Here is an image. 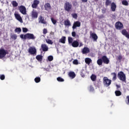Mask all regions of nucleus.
Listing matches in <instances>:
<instances>
[{
    "label": "nucleus",
    "mask_w": 129,
    "mask_h": 129,
    "mask_svg": "<svg viewBox=\"0 0 129 129\" xmlns=\"http://www.w3.org/2000/svg\"><path fill=\"white\" fill-rule=\"evenodd\" d=\"M20 38L21 39H23L24 40H27V39L28 40H35V39H36V36L32 33H27L25 35L21 34Z\"/></svg>",
    "instance_id": "nucleus-1"
},
{
    "label": "nucleus",
    "mask_w": 129,
    "mask_h": 129,
    "mask_svg": "<svg viewBox=\"0 0 129 129\" xmlns=\"http://www.w3.org/2000/svg\"><path fill=\"white\" fill-rule=\"evenodd\" d=\"M64 11L67 12L68 13H70V12H72L73 11V7H72V4L66 1L64 4L63 6Z\"/></svg>",
    "instance_id": "nucleus-2"
},
{
    "label": "nucleus",
    "mask_w": 129,
    "mask_h": 129,
    "mask_svg": "<svg viewBox=\"0 0 129 129\" xmlns=\"http://www.w3.org/2000/svg\"><path fill=\"white\" fill-rule=\"evenodd\" d=\"M117 77L119 80L122 81V82H126V77H125V74L123 72H119L118 73Z\"/></svg>",
    "instance_id": "nucleus-3"
},
{
    "label": "nucleus",
    "mask_w": 129,
    "mask_h": 129,
    "mask_svg": "<svg viewBox=\"0 0 129 129\" xmlns=\"http://www.w3.org/2000/svg\"><path fill=\"white\" fill-rule=\"evenodd\" d=\"M103 83L106 87H108L111 84V80L108 79L106 77H104L103 79Z\"/></svg>",
    "instance_id": "nucleus-4"
},
{
    "label": "nucleus",
    "mask_w": 129,
    "mask_h": 129,
    "mask_svg": "<svg viewBox=\"0 0 129 129\" xmlns=\"http://www.w3.org/2000/svg\"><path fill=\"white\" fill-rule=\"evenodd\" d=\"M9 54V51L4 48L0 49V59H3L6 57V55Z\"/></svg>",
    "instance_id": "nucleus-5"
},
{
    "label": "nucleus",
    "mask_w": 129,
    "mask_h": 129,
    "mask_svg": "<svg viewBox=\"0 0 129 129\" xmlns=\"http://www.w3.org/2000/svg\"><path fill=\"white\" fill-rule=\"evenodd\" d=\"M19 10L22 14V15H27V9L26 8V7L21 6L19 8Z\"/></svg>",
    "instance_id": "nucleus-6"
},
{
    "label": "nucleus",
    "mask_w": 129,
    "mask_h": 129,
    "mask_svg": "<svg viewBox=\"0 0 129 129\" xmlns=\"http://www.w3.org/2000/svg\"><path fill=\"white\" fill-rule=\"evenodd\" d=\"M28 52L31 55H36V54H37V49H36L35 47H30L28 49Z\"/></svg>",
    "instance_id": "nucleus-7"
},
{
    "label": "nucleus",
    "mask_w": 129,
    "mask_h": 129,
    "mask_svg": "<svg viewBox=\"0 0 129 129\" xmlns=\"http://www.w3.org/2000/svg\"><path fill=\"white\" fill-rule=\"evenodd\" d=\"M115 27L116 30H121L123 28V25L120 22H117L115 23Z\"/></svg>",
    "instance_id": "nucleus-8"
},
{
    "label": "nucleus",
    "mask_w": 129,
    "mask_h": 129,
    "mask_svg": "<svg viewBox=\"0 0 129 129\" xmlns=\"http://www.w3.org/2000/svg\"><path fill=\"white\" fill-rule=\"evenodd\" d=\"M81 26V23L79 21H76L74 23L73 26H72V29L73 31L76 29V28H79Z\"/></svg>",
    "instance_id": "nucleus-9"
},
{
    "label": "nucleus",
    "mask_w": 129,
    "mask_h": 129,
    "mask_svg": "<svg viewBox=\"0 0 129 129\" xmlns=\"http://www.w3.org/2000/svg\"><path fill=\"white\" fill-rule=\"evenodd\" d=\"M90 36L92 37L94 42H97V39H98V36L95 33H92L90 31Z\"/></svg>",
    "instance_id": "nucleus-10"
},
{
    "label": "nucleus",
    "mask_w": 129,
    "mask_h": 129,
    "mask_svg": "<svg viewBox=\"0 0 129 129\" xmlns=\"http://www.w3.org/2000/svg\"><path fill=\"white\" fill-rule=\"evenodd\" d=\"M40 4V1L34 0L33 3L32 4L31 7L32 9H37L38 8V5Z\"/></svg>",
    "instance_id": "nucleus-11"
},
{
    "label": "nucleus",
    "mask_w": 129,
    "mask_h": 129,
    "mask_svg": "<svg viewBox=\"0 0 129 129\" xmlns=\"http://www.w3.org/2000/svg\"><path fill=\"white\" fill-rule=\"evenodd\" d=\"M38 22L39 23H41V24H43L44 25H46L47 24V22L45 21L44 17L40 15L38 18Z\"/></svg>",
    "instance_id": "nucleus-12"
},
{
    "label": "nucleus",
    "mask_w": 129,
    "mask_h": 129,
    "mask_svg": "<svg viewBox=\"0 0 129 129\" xmlns=\"http://www.w3.org/2000/svg\"><path fill=\"white\" fill-rule=\"evenodd\" d=\"M102 59L103 60V63L104 64H109V59L107 58V56L106 55H103L102 56Z\"/></svg>",
    "instance_id": "nucleus-13"
},
{
    "label": "nucleus",
    "mask_w": 129,
    "mask_h": 129,
    "mask_svg": "<svg viewBox=\"0 0 129 129\" xmlns=\"http://www.w3.org/2000/svg\"><path fill=\"white\" fill-rule=\"evenodd\" d=\"M31 17L32 19H37L38 18V12L33 10L31 13Z\"/></svg>",
    "instance_id": "nucleus-14"
},
{
    "label": "nucleus",
    "mask_w": 129,
    "mask_h": 129,
    "mask_svg": "<svg viewBox=\"0 0 129 129\" xmlns=\"http://www.w3.org/2000/svg\"><path fill=\"white\" fill-rule=\"evenodd\" d=\"M14 16L18 21H19L20 23H23V19H22V17L20 14L15 13Z\"/></svg>",
    "instance_id": "nucleus-15"
},
{
    "label": "nucleus",
    "mask_w": 129,
    "mask_h": 129,
    "mask_svg": "<svg viewBox=\"0 0 129 129\" xmlns=\"http://www.w3.org/2000/svg\"><path fill=\"white\" fill-rule=\"evenodd\" d=\"M82 54H88L90 52V49L87 47H84L82 50Z\"/></svg>",
    "instance_id": "nucleus-16"
},
{
    "label": "nucleus",
    "mask_w": 129,
    "mask_h": 129,
    "mask_svg": "<svg viewBox=\"0 0 129 129\" xmlns=\"http://www.w3.org/2000/svg\"><path fill=\"white\" fill-rule=\"evenodd\" d=\"M41 48L43 52H47L49 50V47L46 45V44H42L41 45Z\"/></svg>",
    "instance_id": "nucleus-17"
},
{
    "label": "nucleus",
    "mask_w": 129,
    "mask_h": 129,
    "mask_svg": "<svg viewBox=\"0 0 129 129\" xmlns=\"http://www.w3.org/2000/svg\"><path fill=\"white\" fill-rule=\"evenodd\" d=\"M121 34L123 36H125L127 39H129V34L128 32L125 29H123L121 31Z\"/></svg>",
    "instance_id": "nucleus-18"
},
{
    "label": "nucleus",
    "mask_w": 129,
    "mask_h": 129,
    "mask_svg": "<svg viewBox=\"0 0 129 129\" xmlns=\"http://www.w3.org/2000/svg\"><path fill=\"white\" fill-rule=\"evenodd\" d=\"M71 45L74 48H77V47H79V42L77 40H74L73 43L71 44Z\"/></svg>",
    "instance_id": "nucleus-19"
},
{
    "label": "nucleus",
    "mask_w": 129,
    "mask_h": 129,
    "mask_svg": "<svg viewBox=\"0 0 129 129\" xmlns=\"http://www.w3.org/2000/svg\"><path fill=\"white\" fill-rule=\"evenodd\" d=\"M64 25L65 27H70L71 26V22H70V20L68 19L64 20Z\"/></svg>",
    "instance_id": "nucleus-20"
},
{
    "label": "nucleus",
    "mask_w": 129,
    "mask_h": 129,
    "mask_svg": "<svg viewBox=\"0 0 129 129\" xmlns=\"http://www.w3.org/2000/svg\"><path fill=\"white\" fill-rule=\"evenodd\" d=\"M44 9L45 11H49V10H51V5L50 3H46L44 5Z\"/></svg>",
    "instance_id": "nucleus-21"
},
{
    "label": "nucleus",
    "mask_w": 129,
    "mask_h": 129,
    "mask_svg": "<svg viewBox=\"0 0 129 129\" xmlns=\"http://www.w3.org/2000/svg\"><path fill=\"white\" fill-rule=\"evenodd\" d=\"M115 9H116V5L113 2L111 4V9L112 12H115Z\"/></svg>",
    "instance_id": "nucleus-22"
},
{
    "label": "nucleus",
    "mask_w": 129,
    "mask_h": 129,
    "mask_svg": "<svg viewBox=\"0 0 129 129\" xmlns=\"http://www.w3.org/2000/svg\"><path fill=\"white\" fill-rule=\"evenodd\" d=\"M69 77L72 78V79H73L75 78L76 75L75 74V73H74V72H70L69 73Z\"/></svg>",
    "instance_id": "nucleus-23"
},
{
    "label": "nucleus",
    "mask_w": 129,
    "mask_h": 129,
    "mask_svg": "<svg viewBox=\"0 0 129 129\" xmlns=\"http://www.w3.org/2000/svg\"><path fill=\"white\" fill-rule=\"evenodd\" d=\"M66 41V37L62 36L61 38L59 39L60 43H62V44H65Z\"/></svg>",
    "instance_id": "nucleus-24"
},
{
    "label": "nucleus",
    "mask_w": 129,
    "mask_h": 129,
    "mask_svg": "<svg viewBox=\"0 0 129 129\" xmlns=\"http://www.w3.org/2000/svg\"><path fill=\"white\" fill-rule=\"evenodd\" d=\"M111 76H112V80L113 81H115V80H116V73H112L111 74Z\"/></svg>",
    "instance_id": "nucleus-25"
},
{
    "label": "nucleus",
    "mask_w": 129,
    "mask_h": 129,
    "mask_svg": "<svg viewBox=\"0 0 129 129\" xmlns=\"http://www.w3.org/2000/svg\"><path fill=\"white\" fill-rule=\"evenodd\" d=\"M36 59H37L38 61H42L43 60V56L41 55H38L36 56Z\"/></svg>",
    "instance_id": "nucleus-26"
},
{
    "label": "nucleus",
    "mask_w": 129,
    "mask_h": 129,
    "mask_svg": "<svg viewBox=\"0 0 129 129\" xmlns=\"http://www.w3.org/2000/svg\"><path fill=\"white\" fill-rule=\"evenodd\" d=\"M103 62V61L102 60V57H101V58L98 59L97 61V63L98 65H102Z\"/></svg>",
    "instance_id": "nucleus-27"
},
{
    "label": "nucleus",
    "mask_w": 129,
    "mask_h": 129,
    "mask_svg": "<svg viewBox=\"0 0 129 129\" xmlns=\"http://www.w3.org/2000/svg\"><path fill=\"white\" fill-rule=\"evenodd\" d=\"M111 5V1L110 0H106L105 5L106 7H108V6H110Z\"/></svg>",
    "instance_id": "nucleus-28"
},
{
    "label": "nucleus",
    "mask_w": 129,
    "mask_h": 129,
    "mask_svg": "<svg viewBox=\"0 0 129 129\" xmlns=\"http://www.w3.org/2000/svg\"><path fill=\"white\" fill-rule=\"evenodd\" d=\"M68 40L69 44L70 45V44L72 45V44L73 43V38L71 37H69Z\"/></svg>",
    "instance_id": "nucleus-29"
},
{
    "label": "nucleus",
    "mask_w": 129,
    "mask_h": 129,
    "mask_svg": "<svg viewBox=\"0 0 129 129\" xmlns=\"http://www.w3.org/2000/svg\"><path fill=\"white\" fill-rule=\"evenodd\" d=\"M85 62L86 64H88V65H89L90 63L91 62V59L89 58H87L85 59Z\"/></svg>",
    "instance_id": "nucleus-30"
},
{
    "label": "nucleus",
    "mask_w": 129,
    "mask_h": 129,
    "mask_svg": "<svg viewBox=\"0 0 129 129\" xmlns=\"http://www.w3.org/2000/svg\"><path fill=\"white\" fill-rule=\"evenodd\" d=\"M91 79L92 81H96V76H95V75L92 74L91 76Z\"/></svg>",
    "instance_id": "nucleus-31"
},
{
    "label": "nucleus",
    "mask_w": 129,
    "mask_h": 129,
    "mask_svg": "<svg viewBox=\"0 0 129 129\" xmlns=\"http://www.w3.org/2000/svg\"><path fill=\"white\" fill-rule=\"evenodd\" d=\"M115 94L116 95V96H120V95H121V92H120V91H115Z\"/></svg>",
    "instance_id": "nucleus-32"
},
{
    "label": "nucleus",
    "mask_w": 129,
    "mask_h": 129,
    "mask_svg": "<svg viewBox=\"0 0 129 129\" xmlns=\"http://www.w3.org/2000/svg\"><path fill=\"white\" fill-rule=\"evenodd\" d=\"M81 76L83 78H84L85 77V71L84 70H82L81 72Z\"/></svg>",
    "instance_id": "nucleus-33"
},
{
    "label": "nucleus",
    "mask_w": 129,
    "mask_h": 129,
    "mask_svg": "<svg viewBox=\"0 0 129 129\" xmlns=\"http://www.w3.org/2000/svg\"><path fill=\"white\" fill-rule=\"evenodd\" d=\"M34 81L36 82V83H39V82L41 81V78L40 77H36L35 78Z\"/></svg>",
    "instance_id": "nucleus-34"
},
{
    "label": "nucleus",
    "mask_w": 129,
    "mask_h": 129,
    "mask_svg": "<svg viewBox=\"0 0 129 129\" xmlns=\"http://www.w3.org/2000/svg\"><path fill=\"white\" fill-rule=\"evenodd\" d=\"M122 5H123V6H128V2L126 0H123L122 1Z\"/></svg>",
    "instance_id": "nucleus-35"
},
{
    "label": "nucleus",
    "mask_w": 129,
    "mask_h": 129,
    "mask_svg": "<svg viewBox=\"0 0 129 129\" xmlns=\"http://www.w3.org/2000/svg\"><path fill=\"white\" fill-rule=\"evenodd\" d=\"M56 80L58 81V82H64V79L60 77L57 78Z\"/></svg>",
    "instance_id": "nucleus-36"
},
{
    "label": "nucleus",
    "mask_w": 129,
    "mask_h": 129,
    "mask_svg": "<svg viewBox=\"0 0 129 129\" xmlns=\"http://www.w3.org/2000/svg\"><path fill=\"white\" fill-rule=\"evenodd\" d=\"M18 3H17V1H13L12 2V5L13 7H14V8L17 7V6H18Z\"/></svg>",
    "instance_id": "nucleus-37"
},
{
    "label": "nucleus",
    "mask_w": 129,
    "mask_h": 129,
    "mask_svg": "<svg viewBox=\"0 0 129 129\" xmlns=\"http://www.w3.org/2000/svg\"><path fill=\"white\" fill-rule=\"evenodd\" d=\"M46 42L47 44H49V45H53V41L50 39H47Z\"/></svg>",
    "instance_id": "nucleus-38"
},
{
    "label": "nucleus",
    "mask_w": 129,
    "mask_h": 129,
    "mask_svg": "<svg viewBox=\"0 0 129 129\" xmlns=\"http://www.w3.org/2000/svg\"><path fill=\"white\" fill-rule=\"evenodd\" d=\"M15 32L16 33H18V32L19 33H21V32H22V29L21 28H16L15 30Z\"/></svg>",
    "instance_id": "nucleus-39"
},
{
    "label": "nucleus",
    "mask_w": 129,
    "mask_h": 129,
    "mask_svg": "<svg viewBox=\"0 0 129 129\" xmlns=\"http://www.w3.org/2000/svg\"><path fill=\"white\" fill-rule=\"evenodd\" d=\"M51 21L53 25H56V24L57 23V20L54 19V18H51Z\"/></svg>",
    "instance_id": "nucleus-40"
},
{
    "label": "nucleus",
    "mask_w": 129,
    "mask_h": 129,
    "mask_svg": "<svg viewBox=\"0 0 129 129\" xmlns=\"http://www.w3.org/2000/svg\"><path fill=\"white\" fill-rule=\"evenodd\" d=\"M72 16L74 19H77V18L78 17V16L77 15V14H76V13L72 14Z\"/></svg>",
    "instance_id": "nucleus-41"
},
{
    "label": "nucleus",
    "mask_w": 129,
    "mask_h": 129,
    "mask_svg": "<svg viewBox=\"0 0 129 129\" xmlns=\"http://www.w3.org/2000/svg\"><path fill=\"white\" fill-rule=\"evenodd\" d=\"M53 59H54V58L53 57V56L49 55L48 56V61H53Z\"/></svg>",
    "instance_id": "nucleus-42"
},
{
    "label": "nucleus",
    "mask_w": 129,
    "mask_h": 129,
    "mask_svg": "<svg viewBox=\"0 0 129 129\" xmlns=\"http://www.w3.org/2000/svg\"><path fill=\"white\" fill-rule=\"evenodd\" d=\"M122 59V55H119L117 56V60H119V62L121 61Z\"/></svg>",
    "instance_id": "nucleus-43"
},
{
    "label": "nucleus",
    "mask_w": 129,
    "mask_h": 129,
    "mask_svg": "<svg viewBox=\"0 0 129 129\" xmlns=\"http://www.w3.org/2000/svg\"><path fill=\"white\" fill-rule=\"evenodd\" d=\"M5 78H6L5 75H0V79L1 80H5Z\"/></svg>",
    "instance_id": "nucleus-44"
},
{
    "label": "nucleus",
    "mask_w": 129,
    "mask_h": 129,
    "mask_svg": "<svg viewBox=\"0 0 129 129\" xmlns=\"http://www.w3.org/2000/svg\"><path fill=\"white\" fill-rule=\"evenodd\" d=\"M11 38L13 40H17V38H18V36L16 34H15V35H12Z\"/></svg>",
    "instance_id": "nucleus-45"
},
{
    "label": "nucleus",
    "mask_w": 129,
    "mask_h": 129,
    "mask_svg": "<svg viewBox=\"0 0 129 129\" xmlns=\"http://www.w3.org/2000/svg\"><path fill=\"white\" fill-rule=\"evenodd\" d=\"M73 64H74V65L78 64V60H77V59L74 60L73 61Z\"/></svg>",
    "instance_id": "nucleus-46"
},
{
    "label": "nucleus",
    "mask_w": 129,
    "mask_h": 129,
    "mask_svg": "<svg viewBox=\"0 0 129 129\" xmlns=\"http://www.w3.org/2000/svg\"><path fill=\"white\" fill-rule=\"evenodd\" d=\"M22 31H23V33H27V32H28V28H23Z\"/></svg>",
    "instance_id": "nucleus-47"
},
{
    "label": "nucleus",
    "mask_w": 129,
    "mask_h": 129,
    "mask_svg": "<svg viewBox=\"0 0 129 129\" xmlns=\"http://www.w3.org/2000/svg\"><path fill=\"white\" fill-rule=\"evenodd\" d=\"M90 91H94V88L92 86L89 87Z\"/></svg>",
    "instance_id": "nucleus-48"
},
{
    "label": "nucleus",
    "mask_w": 129,
    "mask_h": 129,
    "mask_svg": "<svg viewBox=\"0 0 129 129\" xmlns=\"http://www.w3.org/2000/svg\"><path fill=\"white\" fill-rule=\"evenodd\" d=\"M43 33L44 35H45V34H46L47 33H48V31H47V29H46V28L43 29Z\"/></svg>",
    "instance_id": "nucleus-49"
},
{
    "label": "nucleus",
    "mask_w": 129,
    "mask_h": 129,
    "mask_svg": "<svg viewBox=\"0 0 129 129\" xmlns=\"http://www.w3.org/2000/svg\"><path fill=\"white\" fill-rule=\"evenodd\" d=\"M72 37H76V32H75V31H73L72 32Z\"/></svg>",
    "instance_id": "nucleus-50"
},
{
    "label": "nucleus",
    "mask_w": 129,
    "mask_h": 129,
    "mask_svg": "<svg viewBox=\"0 0 129 129\" xmlns=\"http://www.w3.org/2000/svg\"><path fill=\"white\" fill-rule=\"evenodd\" d=\"M126 99H127V104H129V96H126Z\"/></svg>",
    "instance_id": "nucleus-51"
},
{
    "label": "nucleus",
    "mask_w": 129,
    "mask_h": 129,
    "mask_svg": "<svg viewBox=\"0 0 129 129\" xmlns=\"http://www.w3.org/2000/svg\"><path fill=\"white\" fill-rule=\"evenodd\" d=\"M82 2L83 3H87V2H88V0H82Z\"/></svg>",
    "instance_id": "nucleus-52"
},
{
    "label": "nucleus",
    "mask_w": 129,
    "mask_h": 129,
    "mask_svg": "<svg viewBox=\"0 0 129 129\" xmlns=\"http://www.w3.org/2000/svg\"><path fill=\"white\" fill-rule=\"evenodd\" d=\"M79 47H82L83 46V44L82 43H80V45H79Z\"/></svg>",
    "instance_id": "nucleus-53"
},
{
    "label": "nucleus",
    "mask_w": 129,
    "mask_h": 129,
    "mask_svg": "<svg viewBox=\"0 0 129 129\" xmlns=\"http://www.w3.org/2000/svg\"><path fill=\"white\" fill-rule=\"evenodd\" d=\"M50 34V35H52L53 36L54 35V33L53 32L51 31Z\"/></svg>",
    "instance_id": "nucleus-54"
},
{
    "label": "nucleus",
    "mask_w": 129,
    "mask_h": 129,
    "mask_svg": "<svg viewBox=\"0 0 129 129\" xmlns=\"http://www.w3.org/2000/svg\"><path fill=\"white\" fill-rule=\"evenodd\" d=\"M116 86H117V88H119V87H119V86H118V85H116Z\"/></svg>",
    "instance_id": "nucleus-55"
},
{
    "label": "nucleus",
    "mask_w": 129,
    "mask_h": 129,
    "mask_svg": "<svg viewBox=\"0 0 129 129\" xmlns=\"http://www.w3.org/2000/svg\"><path fill=\"white\" fill-rule=\"evenodd\" d=\"M94 1H98V0H94Z\"/></svg>",
    "instance_id": "nucleus-56"
},
{
    "label": "nucleus",
    "mask_w": 129,
    "mask_h": 129,
    "mask_svg": "<svg viewBox=\"0 0 129 129\" xmlns=\"http://www.w3.org/2000/svg\"><path fill=\"white\" fill-rule=\"evenodd\" d=\"M48 67L50 68V66H48Z\"/></svg>",
    "instance_id": "nucleus-57"
}]
</instances>
